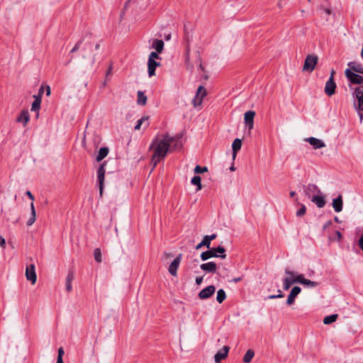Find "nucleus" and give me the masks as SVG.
Returning a JSON list of instances; mask_svg holds the SVG:
<instances>
[{
	"label": "nucleus",
	"mask_w": 363,
	"mask_h": 363,
	"mask_svg": "<svg viewBox=\"0 0 363 363\" xmlns=\"http://www.w3.org/2000/svg\"><path fill=\"white\" fill-rule=\"evenodd\" d=\"M173 141L174 138L167 133L157 135L154 138L150 147V150L153 152L152 162L154 167L165 157Z\"/></svg>",
	"instance_id": "f257e3e1"
},
{
	"label": "nucleus",
	"mask_w": 363,
	"mask_h": 363,
	"mask_svg": "<svg viewBox=\"0 0 363 363\" xmlns=\"http://www.w3.org/2000/svg\"><path fill=\"white\" fill-rule=\"evenodd\" d=\"M208 249V250L201 254V259L203 261H206L211 257H220L222 259H225L226 257L225 249L222 246Z\"/></svg>",
	"instance_id": "f03ea898"
},
{
	"label": "nucleus",
	"mask_w": 363,
	"mask_h": 363,
	"mask_svg": "<svg viewBox=\"0 0 363 363\" xmlns=\"http://www.w3.org/2000/svg\"><path fill=\"white\" fill-rule=\"evenodd\" d=\"M160 59L158 54L156 52H152L148 57L147 68L149 77H152L155 74V69L160 66V62H157L156 60Z\"/></svg>",
	"instance_id": "7ed1b4c3"
},
{
	"label": "nucleus",
	"mask_w": 363,
	"mask_h": 363,
	"mask_svg": "<svg viewBox=\"0 0 363 363\" xmlns=\"http://www.w3.org/2000/svg\"><path fill=\"white\" fill-rule=\"evenodd\" d=\"M318 58L317 55L313 54L308 55L306 57L302 70L303 72H312L318 63Z\"/></svg>",
	"instance_id": "20e7f679"
},
{
	"label": "nucleus",
	"mask_w": 363,
	"mask_h": 363,
	"mask_svg": "<svg viewBox=\"0 0 363 363\" xmlns=\"http://www.w3.org/2000/svg\"><path fill=\"white\" fill-rule=\"evenodd\" d=\"M207 91L203 86H199L196 95L192 100V104L194 108L201 105L203 98L206 96Z\"/></svg>",
	"instance_id": "39448f33"
},
{
	"label": "nucleus",
	"mask_w": 363,
	"mask_h": 363,
	"mask_svg": "<svg viewBox=\"0 0 363 363\" xmlns=\"http://www.w3.org/2000/svg\"><path fill=\"white\" fill-rule=\"evenodd\" d=\"M285 274L286 277L283 279V288L284 290H288L292 284H296V272L286 269Z\"/></svg>",
	"instance_id": "423d86ee"
},
{
	"label": "nucleus",
	"mask_w": 363,
	"mask_h": 363,
	"mask_svg": "<svg viewBox=\"0 0 363 363\" xmlns=\"http://www.w3.org/2000/svg\"><path fill=\"white\" fill-rule=\"evenodd\" d=\"M354 94L357 101V104H354L355 110L363 111V85L356 88Z\"/></svg>",
	"instance_id": "0eeeda50"
},
{
	"label": "nucleus",
	"mask_w": 363,
	"mask_h": 363,
	"mask_svg": "<svg viewBox=\"0 0 363 363\" xmlns=\"http://www.w3.org/2000/svg\"><path fill=\"white\" fill-rule=\"evenodd\" d=\"M105 163H102L97 171V179L99 186V194L101 197L103 195V189H104V182L105 177Z\"/></svg>",
	"instance_id": "6e6552de"
},
{
	"label": "nucleus",
	"mask_w": 363,
	"mask_h": 363,
	"mask_svg": "<svg viewBox=\"0 0 363 363\" xmlns=\"http://www.w3.org/2000/svg\"><path fill=\"white\" fill-rule=\"evenodd\" d=\"M346 77L351 83L356 84H362L363 83V77L352 72L350 69H347L345 72Z\"/></svg>",
	"instance_id": "1a4fd4ad"
},
{
	"label": "nucleus",
	"mask_w": 363,
	"mask_h": 363,
	"mask_svg": "<svg viewBox=\"0 0 363 363\" xmlns=\"http://www.w3.org/2000/svg\"><path fill=\"white\" fill-rule=\"evenodd\" d=\"M182 258V255L179 254L169 266L168 271L172 276L176 277L177 275V269L181 263Z\"/></svg>",
	"instance_id": "9d476101"
},
{
	"label": "nucleus",
	"mask_w": 363,
	"mask_h": 363,
	"mask_svg": "<svg viewBox=\"0 0 363 363\" xmlns=\"http://www.w3.org/2000/svg\"><path fill=\"white\" fill-rule=\"evenodd\" d=\"M216 291V287L213 285L208 286L207 287L203 289L199 293V297L201 300L207 299L210 298Z\"/></svg>",
	"instance_id": "9b49d317"
},
{
	"label": "nucleus",
	"mask_w": 363,
	"mask_h": 363,
	"mask_svg": "<svg viewBox=\"0 0 363 363\" xmlns=\"http://www.w3.org/2000/svg\"><path fill=\"white\" fill-rule=\"evenodd\" d=\"M26 279L31 282L32 284H35L37 280V276L35 273V266L30 264L26 267Z\"/></svg>",
	"instance_id": "f8f14e48"
},
{
	"label": "nucleus",
	"mask_w": 363,
	"mask_h": 363,
	"mask_svg": "<svg viewBox=\"0 0 363 363\" xmlns=\"http://www.w3.org/2000/svg\"><path fill=\"white\" fill-rule=\"evenodd\" d=\"M336 89V84L334 80H333L332 77H330L329 79L326 82L325 86V93L326 95L331 96L335 93Z\"/></svg>",
	"instance_id": "ddd939ff"
},
{
	"label": "nucleus",
	"mask_w": 363,
	"mask_h": 363,
	"mask_svg": "<svg viewBox=\"0 0 363 363\" xmlns=\"http://www.w3.org/2000/svg\"><path fill=\"white\" fill-rule=\"evenodd\" d=\"M311 201L314 203L318 208H323L325 205V196L321 191L320 194L313 195L311 198Z\"/></svg>",
	"instance_id": "4468645a"
},
{
	"label": "nucleus",
	"mask_w": 363,
	"mask_h": 363,
	"mask_svg": "<svg viewBox=\"0 0 363 363\" xmlns=\"http://www.w3.org/2000/svg\"><path fill=\"white\" fill-rule=\"evenodd\" d=\"M255 112L253 111H248L245 113V123L248 126L249 130H251L254 127V118Z\"/></svg>",
	"instance_id": "2eb2a0df"
},
{
	"label": "nucleus",
	"mask_w": 363,
	"mask_h": 363,
	"mask_svg": "<svg viewBox=\"0 0 363 363\" xmlns=\"http://www.w3.org/2000/svg\"><path fill=\"white\" fill-rule=\"evenodd\" d=\"M229 350L230 347L228 346L223 347V348L219 350L214 356L216 363H220L222 359H225L228 356Z\"/></svg>",
	"instance_id": "dca6fc26"
},
{
	"label": "nucleus",
	"mask_w": 363,
	"mask_h": 363,
	"mask_svg": "<svg viewBox=\"0 0 363 363\" xmlns=\"http://www.w3.org/2000/svg\"><path fill=\"white\" fill-rule=\"evenodd\" d=\"M321 191L318 187L317 185L313 184H309L306 189H305V194L308 198H312L313 195H316L318 194H320Z\"/></svg>",
	"instance_id": "f3484780"
},
{
	"label": "nucleus",
	"mask_w": 363,
	"mask_h": 363,
	"mask_svg": "<svg viewBox=\"0 0 363 363\" xmlns=\"http://www.w3.org/2000/svg\"><path fill=\"white\" fill-rule=\"evenodd\" d=\"M306 141L312 145L314 149H320L325 147V144L323 140L313 137L306 138Z\"/></svg>",
	"instance_id": "a211bd4d"
},
{
	"label": "nucleus",
	"mask_w": 363,
	"mask_h": 363,
	"mask_svg": "<svg viewBox=\"0 0 363 363\" xmlns=\"http://www.w3.org/2000/svg\"><path fill=\"white\" fill-rule=\"evenodd\" d=\"M301 291V289L299 286H294L292 288L289 295L288 296L286 301L287 305L291 306L294 303L296 297L300 294Z\"/></svg>",
	"instance_id": "6ab92c4d"
},
{
	"label": "nucleus",
	"mask_w": 363,
	"mask_h": 363,
	"mask_svg": "<svg viewBox=\"0 0 363 363\" xmlns=\"http://www.w3.org/2000/svg\"><path fill=\"white\" fill-rule=\"evenodd\" d=\"M201 269L208 273H215L217 270V264L213 262H208L200 265Z\"/></svg>",
	"instance_id": "aec40b11"
},
{
	"label": "nucleus",
	"mask_w": 363,
	"mask_h": 363,
	"mask_svg": "<svg viewBox=\"0 0 363 363\" xmlns=\"http://www.w3.org/2000/svg\"><path fill=\"white\" fill-rule=\"evenodd\" d=\"M30 116L29 113L26 110H23L21 112L20 115L16 119V121L18 123H21L23 125V126H26L29 121Z\"/></svg>",
	"instance_id": "412c9836"
},
{
	"label": "nucleus",
	"mask_w": 363,
	"mask_h": 363,
	"mask_svg": "<svg viewBox=\"0 0 363 363\" xmlns=\"http://www.w3.org/2000/svg\"><path fill=\"white\" fill-rule=\"evenodd\" d=\"M149 116H143L137 121V124L135 126V130H140L142 125H143V128L146 129L149 126Z\"/></svg>",
	"instance_id": "4be33fe9"
},
{
	"label": "nucleus",
	"mask_w": 363,
	"mask_h": 363,
	"mask_svg": "<svg viewBox=\"0 0 363 363\" xmlns=\"http://www.w3.org/2000/svg\"><path fill=\"white\" fill-rule=\"evenodd\" d=\"M332 204L335 212L339 213L342 211L343 204L342 196L340 195L337 198L334 199Z\"/></svg>",
	"instance_id": "5701e85b"
},
{
	"label": "nucleus",
	"mask_w": 363,
	"mask_h": 363,
	"mask_svg": "<svg viewBox=\"0 0 363 363\" xmlns=\"http://www.w3.org/2000/svg\"><path fill=\"white\" fill-rule=\"evenodd\" d=\"M242 147V140L239 138H236L234 140L232 144L233 149V159L235 160L237 155L238 152L241 149Z\"/></svg>",
	"instance_id": "b1692460"
},
{
	"label": "nucleus",
	"mask_w": 363,
	"mask_h": 363,
	"mask_svg": "<svg viewBox=\"0 0 363 363\" xmlns=\"http://www.w3.org/2000/svg\"><path fill=\"white\" fill-rule=\"evenodd\" d=\"M152 48L155 49L157 54L161 53L164 49V42L162 40H154L152 44Z\"/></svg>",
	"instance_id": "393cba45"
},
{
	"label": "nucleus",
	"mask_w": 363,
	"mask_h": 363,
	"mask_svg": "<svg viewBox=\"0 0 363 363\" xmlns=\"http://www.w3.org/2000/svg\"><path fill=\"white\" fill-rule=\"evenodd\" d=\"M348 66L350 67L352 72L355 73L363 74V67L362 65L356 63L354 62H349Z\"/></svg>",
	"instance_id": "a878e982"
},
{
	"label": "nucleus",
	"mask_w": 363,
	"mask_h": 363,
	"mask_svg": "<svg viewBox=\"0 0 363 363\" xmlns=\"http://www.w3.org/2000/svg\"><path fill=\"white\" fill-rule=\"evenodd\" d=\"M74 277V273L72 272H69L66 277V289L68 292H70L72 289V282Z\"/></svg>",
	"instance_id": "bb28decb"
},
{
	"label": "nucleus",
	"mask_w": 363,
	"mask_h": 363,
	"mask_svg": "<svg viewBox=\"0 0 363 363\" xmlns=\"http://www.w3.org/2000/svg\"><path fill=\"white\" fill-rule=\"evenodd\" d=\"M108 147H101L99 149V153L96 156V161L97 162H100L103 159H104L107 155L108 154Z\"/></svg>",
	"instance_id": "cd10ccee"
},
{
	"label": "nucleus",
	"mask_w": 363,
	"mask_h": 363,
	"mask_svg": "<svg viewBox=\"0 0 363 363\" xmlns=\"http://www.w3.org/2000/svg\"><path fill=\"white\" fill-rule=\"evenodd\" d=\"M30 211H31L30 217L27 222V225L28 226L32 225L35 223V219H36V213H35V206H34V204L33 202L30 204Z\"/></svg>",
	"instance_id": "c85d7f7f"
},
{
	"label": "nucleus",
	"mask_w": 363,
	"mask_h": 363,
	"mask_svg": "<svg viewBox=\"0 0 363 363\" xmlns=\"http://www.w3.org/2000/svg\"><path fill=\"white\" fill-rule=\"evenodd\" d=\"M137 102L139 105L144 106L147 103V96L145 95V94L141 91H138V100Z\"/></svg>",
	"instance_id": "c756f323"
},
{
	"label": "nucleus",
	"mask_w": 363,
	"mask_h": 363,
	"mask_svg": "<svg viewBox=\"0 0 363 363\" xmlns=\"http://www.w3.org/2000/svg\"><path fill=\"white\" fill-rule=\"evenodd\" d=\"M201 181V178L199 176H194L191 180V183L196 186V191H200L202 189Z\"/></svg>",
	"instance_id": "7c9ffc66"
},
{
	"label": "nucleus",
	"mask_w": 363,
	"mask_h": 363,
	"mask_svg": "<svg viewBox=\"0 0 363 363\" xmlns=\"http://www.w3.org/2000/svg\"><path fill=\"white\" fill-rule=\"evenodd\" d=\"M255 356V352L252 350H248L243 357L244 363H250Z\"/></svg>",
	"instance_id": "2f4dec72"
},
{
	"label": "nucleus",
	"mask_w": 363,
	"mask_h": 363,
	"mask_svg": "<svg viewBox=\"0 0 363 363\" xmlns=\"http://www.w3.org/2000/svg\"><path fill=\"white\" fill-rule=\"evenodd\" d=\"M216 238V234H212L211 235H205L203 238V243H205V247L207 248H210L211 240H214Z\"/></svg>",
	"instance_id": "473e14b6"
},
{
	"label": "nucleus",
	"mask_w": 363,
	"mask_h": 363,
	"mask_svg": "<svg viewBox=\"0 0 363 363\" xmlns=\"http://www.w3.org/2000/svg\"><path fill=\"white\" fill-rule=\"evenodd\" d=\"M337 317L338 316L337 314H332L330 315L326 316L323 319V323L325 325H329L330 323H333L336 321Z\"/></svg>",
	"instance_id": "72a5a7b5"
},
{
	"label": "nucleus",
	"mask_w": 363,
	"mask_h": 363,
	"mask_svg": "<svg viewBox=\"0 0 363 363\" xmlns=\"http://www.w3.org/2000/svg\"><path fill=\"white\" fill-rule=\"evenodd\" d=\"M35 101L32 104L31 111H37L40 107L41 98L40 96H34Z\"/></svg>",
	"instance_id": "f704fd0d"
},
{
	"label": "nucleus",
	"mask_w": 363,
	"mask_h": 363,
	"mask_svg": "<svg viewBox=\"0 0 363 363\" xmlns=\"http://www.w3.org/2000/svg\"><path fill=\"white\" fill-rule=\"evenodd\" d=\"M226 294L223 289H219L217 292L216 300L219 303H223V301L225 299Z\"/></svg>",
	"instance_id": "c9c22d12"
},
{
	"label": "nucleus",
	"mask_w": 363,
	"mask_h": 363,
	"mask_svg": "<svg viewBox=\"0 0 363 363\" xmlns=\"http://www.w3.org/2000/svg\"><path fill=\"white\" fill-rule=\"evenodd\" d=\"M94 259L95 260L100 263L102 261V258H101V250L99 249V248H96L94 251Z\"/></svg>",
	"instance_id": "e433bc0d"
},
{
	"label": "nucleus",
	"mask_w": 363,
	"mask_h": 363,
	"mask_svg": "<svg viewBox=\"0 0 363 363\" xmlns=\"http://www.w3.org/2000/svg\"><path fill=\"white\" fill-rule=\"evenodd\" d=\"M302 284H303L309 288H314L318 285V283L316 281H311L309 279H305Z\"/></svg>",
	"instance_id": "4c0bfd02"
},
{
	"label": "nucleus",
	"mask_w": 363,
	"mask_h": 363,
	"mask_svg": "<svg viewBox=\"0 0 363 363\" xmlns=\"http://www.w3.org/2000/svg\"><path fill=\"white\" fill-rule=\"evenodd\" d=\"M194 171L196 174H202L208 171V168L206 167H201L199 165H196Z\"/></svg>",
	"instance_id": "58836bf2"
},
{
	"label": "nucleus",
	"mask_w": 363,
	"mask_h": 363,
	"mask_svg": "<svg viewBox=\"0 0 363 363\" xmlns=\"http://www.w3.org/2000/svg\"><path fill=\"white\" fill-rule=\"evenodd\" d=\"M63 354H64V350H63L62 347H60L58 350L57 363H63V360H62Z\"/></svg>",
	"instance_id": "ea45409f"
},
{
	"label": "nucleus",
	"mask_w": 363,
	"mask_h": 363,
	"mask_svg": "<svg viewBox=\"0 0 363 363\" xmlns=\"http://www.w3.org/2000/svg\"><path fill=\"white\" fill-rule=\"evenodd\" d=\"M305 279L304 275L296 273V283L303 284Z\"/></svg>",
	"instance_id": "a19ab883"
},
{
	"label": "nucleus",
	"mask_w": 363,
	"mask_h": 363,
	"mask_svg": "<svg viewBox=\"0 0 363 363\" xmlns=\"http://www.w3.org/2000/svg\"><path fill=\"white\" fill-rule=\"evenodd\" d=\"M306 211V208L304 205H301V207L299 210L296 211V216L298 217L303 216Z\"/></svg>",
	"instance_id": "79ce46f5"
},
{
	"label": "nucleus",
	"mask_w": 363,
	"mask_h": 363,
	"mask_svg": "<svg viewBox=\"0 0 363 363\" xmlns=\"http://www.w3.org/2000/svg\"><path fill=\"white\" fill-rule=\"evenodd\" d=\"M81 43H82L81 41H79L78 43H76V45L74 46V48L71 50L72 53L77 52L80 48Z\"/></svg>",
	"instance_id": "37998d69"
},
{
	"label": "nucleus",
	"mask_w": 363,
	"mask_h": 363,
	"mask_svg": "<svg viewBox=\"0 0 363 363\" xmlns=\"http://www.w3.org/2000/svg\"><path fill=\"white\" fill-rule=\"evenodd\" d=\"M0 247L3 249L6 247V240L2 236H0Z\"/></svg>",
	"instance_id": "c03bdc74"
},
{
	"label": "nucleus",
	"mask_w": 363,
	"mask_h": 363,
	"mask_svg": "<svg viewBox=\"0 0 363 363\" xmlns=\"http://www.w3.org/2000/svg\"><path fill=\"white\" fill-rule=\"evenodd\" d=\"M283 296H284V295L282 294H279L278 295H271L269 296V298L274 299V298H281Z\"/></svg>",
	"instance_id": "a18cd8bd"
},
{
	"label": "nucleus",
	"mask_w": 363,
	"mask_h": 363,
	"mask_svg": "<svg viewBox=\"0 0 363 363\" xmlns=\"http://www.w3.org/2000/svg\"><path fill=\"white\" fill-rule=\"evenodd\" d=\"M203 281V277H197L196 278V283L199 285L202 283Z\"/></svg>",
	"instance_id": "49530a36"
},
{
	"label": "nucleus",
	"mask_w": 363,
	"mask_h": 363,
	"mask_svg": "<svg viewBox=\"0 0 363 363\" xmlns=\"http://www.w3.org/2000/svg\"><path fill=\"white\" fill-rule=\"evenodd\" d=\"M359 245L360 248L363 250V235L361 236V238L359 240Z\"/></svg>",
	"instance_id": "de8ad7c7"
},
{
	"label": "nucleus",
	"mask_w": 363,
	"mask_h": 363,
	"mask_svg": "<svg viewBox=\"0 0 363 363\" xmlns=\"http://www.w3.org/2000/svg\"><path fill=\"white\" fill-rule=\"evenodd\" d=\"M205 246V243H203V241L202 240L200 243H199L196 246V250H199L200 248H201L202 247Z\"/></svg>",
	"instance_id": "09e8293b"
},
{
	"label": "nucleus",
	"mask_w": 363,
	"mask_h": 363,
	"mask_svg": "<svg viewBox=\"0 0 363 363\" xmlns=\"http://www.w3.org/2000/svg\"><path fill=\"white\" fill-rule=\"evenodd\" d=\"M26 195L29 197L30 199H31L32 201L34 200V197L33 196V194H31V192L30 191H26Z\"/></svg>",
	"instance_id": "8fccbe9b"
},
{
	"label": "nucleus",
	"mask_w": 363,
	"mask_h": 363,
	"mask_svg": "<svg viewBox=\"0 0 363 363\" xmlns=\"http://www.w3.org/2000/svg\"><path fill=\"white\" fill-rule=\"evenodd\" d=\"M357 112H358V115H359L360 121L362 122V121H363V111H357Z\"/></svg>",
	"instance_id": "3c124183"
},
{
	"label": "nucleus",
	"mask_w": 363,
	"mask_h": 363,
	"mask_svg": "<svg viewBox=\"0 0 363 363\" xmlns=\"http://www.w3.org/2000/svg\"><path fill=\"white\" fill-rule=\"evenodd\" d=\"M51 93L50 87L49 86H47L46 87V95L50 96Z\"/></svg>",
	"instance_id": "603ef678"
},
{
	"label": "nucleus",
	"mask_w": 363,
	"mask_h": 363,
	"mask_svg": "<svg viewBox=\"0 0 363 363\" xmlns=\"http://www.w3.org/2000/svg\"><path fill=\"white\" fill-rule=\"evenodd\" d=\"M335 72L333 69L331 70L330 77H332L333 80H334V75H335Z\"/></svg>",
	"instance_id": "864d4df0"
},
{
	"label": "nucleus",
	"mask_w": 363,
	"mask_h": 363,
	"mask_svg": "<svg viewBox=\"0 0 363 363\" xmlns=\"http://www.w3.org/2000/svg\"><path fill=\"white\" fill-rule=\"evenodd\" d=\"M43 86H41V87L40 88V90H39V95H38V96H40V97H41V94H42V93H43Z\"/></svg>",
	"instance_id": "5fc2aeb1"
},
{
	"label": "nucleus",
	"mask_w": 363,
	"mask_h": 363,
	"mask_svg": "<svg viewBox=\"0 0 363 363\" xmlns=\"http://www.w3.org/2000/svg\"><path fill=\"white\" fill-rule=\"evenodd\" d=\"M295 195H296V192L295 191H291L290 192V196L291 197H294Z\"/></svg>",
	"instance_id": "6e6d98bb"
},
{
	"label": "nucleus",
	"mask_w": 363,
	"mask_h": 363,
	"mask_svg": "<svg viewBox=\"0 0 363 363\" xmlns=\"http://www.w3.org/2000/svg\"><path fill=\"white\" fill-rule=\"evenodd\" d=\"M111 74V67H109V69H108V72H107V73H106V76H107L108 74Z\"/></svg>",
	"instance_id": "4d7b16f0"
},
{
	"label": "nucleus",
	"mask_w": 363,
	"mask_h": 363,
	"mask_svg": "<svg viewBox=\"0 0 363 363\" xmlns=\"http://www.w3.org/2000/svg\"><path fill=\"white\" fill-rule=\"evenodd\" d=\"M235 168L234 165H232V166L230 167V170L231 172L235 171Z\"/></svg>",
	"instance_id": "13d9d810"
},
{
	"label": "nucleus",
	"mask_w": 363,
	"mask_h": 363,
	"mask_svg": "<svg viewBox=\"0 0 363 363\" xmlns=\"http://www.w3.org/2000/svg\"><path fill=\"white\" fill-rule=\"evenodd\" d=\"M240 280H241V279L240 277L234 279L235 282L240 281Z\"/></svg>",
	"instance_id": "bf43d9fd"
},
{
	"label": "nucleus",
	"mask_w": 363,
	"mask_h": 363,
	"mask_svg": "<svg viewBox=\"0 0 363 363\" xmlns=\"http://www.w3.org/2000/svg\"><path fill=\"white\" fill-rule=\"evenodd\" d=\"M325 13L327 14H330V9H325Z\"/></svg>",
	"instance_id": "052dcab7"
},
{
	"label": "nucleus",
	"mask_w": 363,
	"mask_h": 363,
	"mask_svg": "<svg viewBox=\"0 0 363 363\" xmlns=\"http://www.w3.org/2000/svg\"><path fill=\"white\" fill-rule=\"evenodd\" d=\"M164 256H165V257H169L170 256V254H168V253H164Z\"/></svg>",
	"instance_id": "680f3d73"
},
{
	"label": "nucleus",
	"mask_w": 363,
	"mask_h": 363,
	"mask_svg": "<svg viewBox=\"0 0 363 363\" xmlns=\"http://www.w3.org/2000/svg\"><path fill=\"white\" fill-rule=\"evenodd\" d=\"M361 56H362V59H363V48H362V49Z\"/></svg>",
	"instance_id": "e2e57ef3"
},
{
	"label": "nucleus",
	"mask_w": 363,
	"mask_h": 363,
	"mask_svg": "<svg viewBox=\"0 0 363 363\" xmlns=\"http://www.w3.org/2000/svg\"><path fill=\"white\" fill-rule=\"evenodd\" d=\"M94 63V58L92 59L91 65H93Z\"/></svg>",
	"instance_id": "0e129e2a"
},
{
	"label": "nucleus",
	"mask_w": 363,
	"mask_h": 363,
	"mask_svg": "<svg viewBox=\"0 0 363 363\" xmlns=\"http://www.w3.org/2000/svg\"><path fill=\"white\" fill-rule=\"evenodd\" d=\"M337 236H340V232H337Z\"/></svg>",
	"instance_id": "69168bd1"
}]
</instances>
